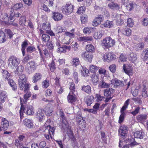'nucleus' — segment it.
Returning a JSON list of instances; mask_svg holds the SVG:
<instances>
[{
    "instance_id": "nucleus-1",
    "label": "nucleus",
    "mask_w": 148,
    "mask_h": 148,
    "mask_svg": "<svg viewBox=\"0 0 148 148\" xmlns=\"http://www.w3.org/2000/svg\"><path fill=\"white\" fill-rule=\"evenodd\" d=\"M51 123L50 121L48 120L42 128V130L45 132L44 136L47 140H49L50 137L52 138V136L54 135L55 128L51 126Z\"/></svg>"
},
{
    "instance_id": "nucleus-2",
    "label": "nucleus",
    "mask_w": 148,
    "mask_h": 148,
    "mask_svg": "<svg viewBox=\"0 0 148 148\" xmlns=\"http://www.w3.org/2000/svg\"><path fill=\"white\" fill-rule=\"evenodd\" d=\"M20 103L21 106L19 113L21 119L22 118L24 112H25L26 114L29 115H33L34 113L33 107L31 105H27L24 107L21 98H20Z\"/></svg>"
},
{
    "instance_id": "nucleus-3",
    "label": "nucleus",
    "mask_w": 148,
    "mask_h": 148,
    "mask_svg": "<svg viewBox=\"0 0 148 148\" xmlns=\"http://www.w3.org/2000/svg\"><path fill=\"white\" fill-rule=\"evenodd\" d=\"M11 13L10 14L9 18L8 17V15L7 14L4 13L1 15V16L0 17V21H1L2 22H4L5 24H7L8 23V21H9V20L10 21L11 20V21L12 22V20L13 21V19L14 20L16 19L15 17H20L21 16V14L19 13H16L13 15L14 10H11Z\"/></svg>"
},
{
    "instance_id": "nucleus-4",
    "label": "nucleus",
    "mask_w": 148,
    "mask_h": 148,
    "mask_svg": "<svg viewBox=\"0 0 148 148\" xmlns=\"http://www.w3.org/2000/svg\"><path fill=\"white\" fill-rule=\"evenodd\" d=\"M115 41L110 37H107L101 41V45L104 49H109L113 46Z\"/></svg>"
},
{
    "instance_id": "nucleus-5",
    "label": "nucleus",
    "mask_w": 148,
    "mask_h": 148,
    "mask_svg": "<svg viewBox=\"0 0 148 148\" xmlns=\"http://www.w3.org/2000/svg\"><path fill=\"white\" fill-rule=\"evenodd\" d=\"M127 127L125 125L121 126L119 130V134L122 136V138L121 140H124V142H126L128 138L127 135Z\"/></svg>"
},
{
    "instance_id": "nucleus-6",
    "label": "nucleus",
    "mask_w": 148,
    "mask_h": 148,
    "mask_svg": "<svg viewBox=\"0 0 148 148\" xmlns=\"http://www.w3.org/2000/svg\"><path fill=\"white\" fill-rule=\"evenodd\" d=\"M20 61L16 57L11 56L9 58L8 61V66L13 68L17 66L19 64Z\"/></svg>"
},
{
    "instance_id": "nucleus-7",
    "label": "nucleus",
    "mask_w": 148,
    "mask_h": 148,
    "mask_svg": "<svg viewBox=\"0 0 148 148\" xmlns=\"http://www.w3.org/2000/svg\"><path fill=\"white\" fill-rule=\"evenodd\" d=\"M73 10V5L69 2L67 3L65 6L62 7V12L63 13L68 14L71 13Z\"/></svg>"
},
{
    "instance_id": "nucleus-8",
    "label": "nucleus",
    "mask_w": 148,
    "mask_h": 148,
    "mask_svg": "<svg viewBox=\"0 0 148 148\" xmlns=\"http://www.w3.org/2000/svg\"><path fill=\"white\" fill-rule=\"evenodd\" d=\"M115 56L112 52L106 53L103 56V59L104 62H110L115 59Z\"/></svg>"
},
{
    "instance_id": "nucleus-9",
    "label": "nucleus",
    "mask_w": 148,
    "mask_h": 148,
    "mask_svg": "<svg viewBox=\"0 0 148 148\" xmlns=\"http://www.w3.org/2000/svg\"><path fill=\"white\" fill-rule=\"evenodd\" d=\"M123 70L124 72L130 76L133 74V68L132 66L129 64H124L123 66Z\"/></svg>"
},
{
    "instance_id": "nucleus-10",
    "label": "nucleus",
    "mask_w": 148,
    "mask_h": 148,
    "mask_svg": "<svg viewBox=\"0 0 148 148\" xmlns=\"http://www.w3.org/2000/svg\"><path fill=\"white\" fill-rule=\"evenodd\" d=\"M19 75V77L18 79V85L20 88L23 90L24 88V84L27 82V79L24 74H21Z\"/></svg>"
},
{
    "instance_id": "nucleus-11",
    "label": "nucleus",
    "mask_w": 148,
    "mask_h": 148,
    "mask_svg": "<svg viewBox=\"0 0 148 148\" xmlns=\"http://www.w3.org/2000/svg\"><path fill=\"white\" fill-rule=\"evenodd\" d=\"M104 20V18L102 15H98L96 16L93 20L92 25L94 26H97L100 25Z\"/></svg>"
},
{
    "instance_id": "nucleus-12",
    "label": "nucleus",
    "mask_w": 148,
    "mask_h": 148,
    "mask_svg": "<svg viewBox=\"0 0 148 148\" xmlns=\"http://www.w3.org/2000/svg\"><path fill=\"white\" fill-rule=\"evenodd\" d=\"M27 72L29 74L32 73L36 69L37 65L34 61L29 62L27 64Z\"/></svg>"
},
{
    "instance_id": "nucleus-13",
    "label": "nucleus",
    "mask_w": 148,
    "mask_h": 148,
    "mask_svg": "<svg viewBox=\"0 0 148 148\" xmlns=\"http://www.w3.org/2000/svg\"><path fill=\"white\" fill-rule=\"evenodd\" d=\"M60 116L62 118V127L65 130H67L68 129L69 125L66 122V120L64 117V113L62 111L60 110Z\"/></svg>"
},
{
    "instance_id": "nucleus-14",
    "label": "nucleus",
    "mask_w": 148,
    "mask_h": 148,
    "mask_svg": "<svg viewBox=\"0 0 148 148\" xmlns=\"http://www.w3.org/2000/svg\"><path fill=\"white\" fill-rule=\"evenodd\" d=\"M44 110L40 109L38 110L36 114L37 118L39 121L40 122H43L45 120V115L44 113Z\"/></svg>"
},
{
    "instance_id": "nucleus-15",
    "label": "nucleus",
    "mask_w": 148,
    "mask_h": 148,
    "mask_svg": "<svg viewBox=\"0 0 148 148\" xmlns=\"http://www.w3.org/2000/svg\"><path fill=\"white\" fill-rule=\"evenodd\" d=\"M129 61L132 62H134L137 59V55L131 52H128L126 54Z\"/></svg>"
},
{
    "instance_id": "nucleus-16",
    "label": "nucleus",
    "mask_w": 148,
    "mask_h": 148,
    "mask_svg": "<svg viewBox=\"0 0 148 148\" xmlns=\"http://www.w3.org/2000/svg\"><path fill=\"white\" fill-rule=\"evenodd\" d=\"M82 57L85 60L91 62L93 58V55L86 52H83L82 55Z\"/></svg>"
},
{
    "instance_id": "nucleus-17",
    "label": "nucleus",
    "mask_w": 148,
    "mask_h": 148,
    "mask_svg": "<svg viewBox=\"0 0 148 148\" xmlns=\"http://www.w3.org/2000/svg\"><path fill=\"white\" fill-rule=\"evenodd\" d=\"M44 112L47 116H50L52 115L53 111V107L49 104H48L44 109Z\"/></svg>"
},
{
    "instance_id": "nucleus-18",
    "label": "nucleus",
    "mask_w": 148,
    "mask_h": 148,
    "mask_svg": "<svg viewBox=\"0 0 148 148\" xmlns=\"http://www.w3.org/2000/svg\"><path fill=\"white\" fill-rule=\"evenodd\" d=\"M108 7L109 9L112 10H119L120 8L119 5L117 3L114 2L109 3Z\"/></svg>"
},
{
    "instance_id": "nucleus-19",
    "label": "nucleus",
    "mask_w": 148,
    "mask_h": 148,
    "mask_svg": "<svg viewBox=\"0 0 148 148\" xmlns=\"http://www.w3.org/2000/svg\"><path fill=\"white\" fill-rule=\"evenodd\" d=\"M52 18L56 21H59L62 19L63 17L62 14L58 12L53 13Z\"/></svg>"
},
{
    "instance_id": "nucleus-20",
    "label": "nucleus",
    "mask_w": 148,
    "mask_h": 148,
    "mask_svg": "<svg viewBox=\"0 0 148 148\" xmlns=\"http://www.w3.org/2000/svg\"><path fill=\"white\" fill-rule=\"evenodd\" d=\"M40 33L42 34L41 38L42 41L44 42H46L49 40L50 37L47 34L44 33V31L41 30H40Z\"/></svg>"
},
{
    "instance_id": "nucleus-21",
    "label": "nucleus",
    "mask_w": 148,
    "mask_h": 148,
    "mask_svg": "<svg viewBox=\"0 0 148 148\" xmlns=\"http://www.w3.org/2000/svg\"><path fill=\"white\" fill-rule=\"evenodd\" d=\"M8 95L5 91L0 90V103H4L7 99Z\"/></svg>"
},
{
    "instance_id": "nucleus-22",
    "label": "nucleus",
    "mask_w": 148,
    "mask_h": 148,
    "mask_svg": "<svg viewBox=\"0 0 148 148\" xmlns=\"http://www.w3.org/2000/svg\"><path fill=\"white\" fill-rule=\"evenodd\" d=\"M23 123L24 125L29 128H32L34 126L33 121L31 119H26L23 120Z\"/></svg>"
},
{
    "instance_id": "nucleus-23",
    "label": "nucleus",
    "mask_w": 148,
    "mask_h": 148,
    "mask_svg": "<svg viewBox=\"0 0 148 148\" xmlns=\"http://www.w3.org/2000/svg\"><path fill=\"white\" fill-rule=\"evenodd\" d=\"M145 135V133L142 131H136L134 133V136L135 138L140 139L143 138Z\"/></svg>"
},
{
    "instance_id": "nucleus-24",
    "label": "nucleus",
    "mask_w": 148,
    "mask_h": 148,
    "mask_svg": "<svg viewBox=\"0 0 148 148\" xmlns=\"http://www.w3.org/2000/svg\"><path fill=\"white\" fill-rule=\"evenodd\" d=\"M119 33H122L127 36H130L131 34V30L128 28L125 27L123 29H119L118 30Z\"/></svg>"
},
{
    "instance_id": "nucleus-25",
    "label": "nucleus",
    "mask_w": 148,
    "mask_h": 148,
    "mask_svg": "<svg viewBox=\"0 0 148 148\" xmlns=\"http://www.w3.org/2000/svg\"><path fill=\"white\" fill-rule=\"evenodd\" d=\"M114 25V24L112 21L107 20L100 25L101 27L102 28H110Z\"/></svg>"
},
{
    "instance_id": "nucleus-26",
    "label": "nucleus",
    "mask_w": 148,
    "mask_h": 148,
    "mask_svg": "<svg viewBox=\"0 0 148 148\" xmlns=\"http://www.w3.org/2000/svg\"><path fill=\"white\" fill-rule=\"evenodd\" d=\"M111 84L114 87L122 85L123 82L116 78L113 79L110 81Z\"/></svg>"
},
{
    "instance_id": "nucleus-27",
    "label": "nucleus",
    "mask_w": 148,
    "mask_h": 148,
    "mask_svg": "<svg viewBox=\"0 0 148 148\" xmlns=\"http://www.w3.org/2000/svg\"><path fill=\"white\" fill-rule=\"evenodd\" d=\"M77 40L80 42H87L92 41L93 38L91 36H85L78 37L77 38Z\"/></svg>"
},
{
    "instance_id": "nucleus-28",
    "label": "nucleus",
    "mask_w": 148,
    "mask_h": 148,
    "mask_svg": "<svg viewBox=\"0 0 148 148\" xmlns=\"http://www.w3.org/2000/svg\"><path fill=\"white\" fill-rule=\"evenodd\" d=\"M42 77V75L40 73H35L32 77V81L34 83H36L38 81L40 80Z\"/></svg>"
},
{
    "instance_id": "nucleus-29",
    "label": "nucleus",
    "mask_w": 148,
    "mask_h": 148,
    "mask_svg": "<svg viewBox=\"0 0 148 148\" xmlns=\"http://www.w3.org/2000/svg\"><path fill=\"white\" fill-rule=\"evenodd\" d=\"M67 99L69 103H72L76 101V98L74 93L70 92L67 96Z\"/></svg>"
},
{
    "instance_id": "nucleus-30",
    "label": "nucleus",
    "mask_w": 148,
    "mask_h": 148,
    "mask_svg": "<svg viewBox=\"0 0 148 148\" xmlns=\"http://www.w3.org/2000/svg\"><path fill=\"white\" fill-rule=\"evenodd\" d=\"M71 63L73 66L76 67L80 64V61L79 58L75 57L72 59Z\"/></svg>"
},
{
    "instance_id": "nucleus-31",
    "label": "nucleus",
    "mask_w": 148,
    "mask_h": 148,
    "mask_svg": "<svg viewBox=\"0 0 148 148\" xmlns=\"http://www.w3.org/2000/svg\"><path fill=\"white\" fill-rule=\"evenodd\" d=\"M1 125L4 130H6L8 128L9 123L6 118H3L1 119Z\"/></svg>"
},
{
    "instance_id": "nucleus-32",
    "label": "nucleus",
    "mask_w": 148,
    "mask_h": 148,
    "mask_svg": "<svg viewBox=\"0 0 148 148\" xmlns=\"http://www.w3.org/2000/svg\"><path fill=\"white\" fill-rule=\"evenodd\" d=\"M80 72L81 75L83 77H86L88 75L89 70L84 66H82Z\"/></svg>"
},
{
    "instance_id": "nucleus-33",
    "label": "nucleus",
    "mask_w": 148,
    "mask_h": 148,
    "mask_svg": "<svg viewBox=\"0 0 148 148\" xmlns=\"http://www.w3.org/2000/svg\"><path fill=\"white\" fill-rule=\"evenodd\" d=\"M86 49L87 52L90 53H93L96 50L95 47L91 44L87 45L86 47Z\"/></svg>"
},
{
    "instance_id": "nucleus-34",
    "label": "nucleus",
    "mask_w": 148,
    "mask_h": 148,
    "mask_svg": "<svg viewBox=\"0 0 148 148\" xmlns=\"http://www.w3.org/2000/svg\"><path fill=\"white\" fill-rule=\"evenodd\" d=\"M136 119L138 122L143 123L145 122V120L147 119V115H139L137 116Z\"/></svg>"
},
{
    "instance_id": "nucleus-35",
    "label": "nucleus",
    "mask_w": 148,
    "mask_h": 148,
    "mask_svg": "<svg viewBox=\"0 0 148 148\" xmlns=\"http://www.w3.org/2000/svg\"><path fill=\"white\" fill-rule=\"evenodd\" d=\"M77 123L79 125H82V128H83L85 127L86 122L83 119L82 117L81 116H79L78 117H77Z\"/></svg>"
},
{
    "instance_id": "nucleus-36",
    "label": "nucleus",
    "mask_w": 148,
    "mask_h": 148,
    "mask_svg": "<svg viewBox=\"0 0 148 148\" xmlns=\"http://www.w3.org/2000/svg\"><path fill=\"white\" fill-rule=\"evenodd\" d=\"M65 34L67 37H69V38H74L75 36V29H72L70 32H65Z\"/></svg>"
},
{
    "instance_id": "nucleus-37",
    "label": "nucleus",
    "mask_w": 148,
    "mask_h": 148,
    "mask_svg": "<svg viewBox=\"0 0 148 148\" xmlns=\"http://www.w3.org/2000/svg\"><path fill=\"white\" fill-rule=\"evenodd\" d=\"M7 40V38L5 33L1 30H0V43L4 42Z\"/></svg>"
},
{
    "instance_id": "nucleus-38",
    "label": "nucleus",
    "mask_w": 148,
    "mask_h": 148,
    "mask_svg": "<svg viewBox=\"0 0 148 148\" xmlns=\"http://www.w3.org/2000/svg\"><path fill=\"white\" fill-rule=\"evenodd\" d=\"M93 83L94 84H97L99 81V75L98 74H93L91 76Z\"/></svg>"
},
{
    "instance_id": "nucleus-39",
    "label": "nucleus",
    "mask_w": 148,
    "mask_h": 148,
    "mask_svg": "<svg viewBox=\"0 0 148 148\" xmlns=\"http://www.w3.org/2000/svg\"><path fill=\"white\" fill-rule=\"evenodd\" d=\"M102 31L99 30L95 32L94 33L93 37L95 39H99L102 37Z\"/></svg>"
},
{
    "instance_id": "nucleus-40",
    "label": "nucleus",
    "mask_w": 148,
    "mask_h": 148,
    "mask_svg": "<svg viewBox=\"0 0 148 148\" xmlns=\"http://www.w3.org/2000/svg\"><path fill=\"white\" fill-rule=\"evenodd\" d=\"M99 68V67L93 65H90L88 67L90 71L93 73H95Z\"/></svg>"
},
{
    "instance_id": "nucleus-41",
    "label": "nucleus",
    "mask_w": 148,
    "mask_h": 148,
    "mask_svg": "<svg viewBox=\"0 0 148 148\" xmlns=\"http://www.w3.org/2000/svg\"><path fill=\"white\" fill-rule=\"evenodd\" d=\"M124 140H120L119 146L120 148H129V145H128L124 144L125 143H128V141L126 140V142H124Z\"/></svg>"
},
{
    "instance_id": "nucleus-42",
    "label": "nucleus",
    "mask_w": 148,
    "mask_h": 148,
    "mask_svg": "<svg viewBox=\"0 0 148 148\" xmlns=\"http://www.w3.org/2000/svg\"><path fill=\"white\" fill-rule=\"evenodd\" d=\"M42 28L47 32L49 30H51V25L49 22H47L46 23H44L42 25Z\"/></svg>"
},
{
    "instance_id": "nucleus-43",
    "label": "nucleus",
    "mask_w": 148,
    "mask_h": 148,
    "mask_svg": "<svg viewBox=\"0 0 148 148\" xmlns=\"http://www.w3.org/2000/svg\"><path fill=\"white\" fill-rule=\"evenodd\" d=\"M98 86L99 87L101 88H108L110 87V84L101 81L99 82Z\"/></svg>"
},
{
    "instance_id": "nucleus-44",
    "label": "nucleus",
    "mask_w": 148,
    "mask_h": 148,
    "mask_svg": "<svg viewBox=\"0 0 148 148\" xmlns=\"http://www.w3.org/2000/svg\"><path fill=\"white\" fill-rule=\"evenodd\" d=\"M3 78L5 79L9 80L10 79V75L8 71L5 70H3L2 71Z\"/></svg>"
},
{
    "instance_id": "nucleus-45",
    "label": "nucleus",
    "mask_w": 148,
    "mask_h": 148,
    "mask_svg": "<svg viewBox=\"0 0 148 148\" xmlns=\"http://www.w3.org/2000/svg\"><path fill=\"white\" fill-rule=\"evenodd\" d=\"M82 90L88 94L90 93L91 92V87L89 85L83 86Z\"/></svg>"
},
{
    "instance_id": "nucleus-46",
    "label": "nucleus",
    "mask_w": 148,
    "mask_h": 148,
    "mask_svg": "<svg viewBox=\"0 0 148 148\" xmlns=\"http://www.w3.org/2000/svg\"><path fill=\"white\" fill-rule=\"evenodd\" d=\"M31 93L30 92H27L25 95H24V99H21L23 103V104L24 103H25L27 101V99L31 96Z\"/></svg>"
},
{
    "instance_id": "nucleus-47",
    "label": "nucleus",
    "mask_w": 148,
    "mask_h": 148,
    "mask_svg": "<svg viewBox=\"0 0 148 148\" xmlns=\"http://www.w3.org/2000/svg\"><path fill=\"white\" fill-rule=\"evenodd\" d=\"M94 98L93 96H88L87 97L86 102L88 106H90L91 105L93 101Z\"/></svg>"
},
{
    "instance_id": "nucleus-48",
    "label": "nucleus",
    "mask_w": 148,
    "mask_h": 148,
    "mask_svg": "<svg viewBox=\"0 0 148 148\" xmlns=\"http://www.w3.org/2000/svg\"><path fill=\"white\" fill-rule=\"evenodd\" d=\"M23 67L22 65H19L18 66L15 71V73L18 75H20L22 74V73L23 72Z\"/></svg>"
},
{
    "instance_id": "nucleus-49",
    "label": "nucleus",
    "mask_w": 148,
    "mask_h": 148,
    "mask_svg": "<svg viewBox=\"0 0 148 148\" xmlns=\"http://www.w3.org/2000/svg\"><path fill=\"white\" fill-rule=\"evenodd\" d=\"M122 16V15L120 14L117 15L116 18L117 19L116 20V24L117 25H121L123 23V20L121 19L122 18H123L121 16Z\"/></svg>"
},
{
    "instance_id": "nucleus-50",
    "label": "nucleus",
    "mask_w": 148,
    "mask_h": 148,
    "mask_svg": "<svg viewBox=\"0 0 148 148\" xmlns=\"http://www.w3.org/2000/svg\"><path fill=\"white\" fill-rule=\"evenodd\" d=\"M8 83L11 86L12 88V89L15 90L17 88V86L15 83L12 79H10L9 80Z\"/></svg>"
},
{
    "instance_id": "nucleus-51",
    "label": "nucleus",
    "mask_w": 148,
    "mask_h": 148,
    "mask_svg": "<svg viewBox=\"0 0 148 148\" xmlns=\"http://www.w3.org/2000/svg\"><path fill=\"white\" fill-rule=\"evenodd\" d=\"M114 91V89L112 88H109V90H105L104 91V95L106 96H108L110 95L111 93L113 92Z\"/></svg>"
},
{
    "instance_id": "nucleus-52",
    "label": "nucleus",
    "mask_w": 148,
    "mask_h": 148,
    "mask_svg": "<svg viewBox=\"0 0 148 148\" xmlns=\"http://www.w3.org/2000/svg\"><path fill=\"white\" fill-rule=\"evenodd\" d=\"M142 56L143 57L144 60H148V49H145L143 51Z\"/></svg>"
},
{
    "instance_id": "nucleus-53",
    "label": "nucleus",
    "mask_w": 148,
    "mask_h": 148,
    "mask_svg": "<svg viewBox=\"0 0 148 148\" xmlns=\"http://www.w3.org/2000/svg\"><path fill=\"white\" fill-rule=\"evenodd\" d=\"M94 29V28L91 27H85L83 29L84 33L85 34H89Z\"/></svg>"
},
{
    "instance_id": "nucleus-54",
    "label": "nucleus",
    "mask_w": 148,
    "mask_h": 148,
    "mask_svg": "<svg viewBox=\"0 0 148 148\" xmlns=\"http://www.w3.org/2000/svg\"><path fill=\"white\" fill-rule=\"evenodd\" d=\"M23 7V4L21 3H17L14 5L12 7V9H13V10H17L20 9L21 8H22Z\"/></svg>"
},
{
    "instance_id": "nucleus-55",
    "label": "nucleus",
    "mask_w": 148,
    "mask_h": 148,
    "mask_svg": "<svg viewBox=\"0 0 148 148\" xmlns=\"http://www.w3.org/2000/svg\"><path fill=\"white\" fill-rule=\"evenodd\" d=\"M81 22L82 23H86L88 21V16L87 15L84 14L80 17Z\"/></svg>"
},
{
    "instance_id": "nucleus-56",
    "label": "nucleus",
    "mask_w": 148,
    "mask_h": 148,
    "mask_svg": "<svg viewBox=\"0 0 148 148\" xmlns=\"http://www.w3.org/2000/svg\"><path fill=\"white\" fill-rule=\"evenodd\" d=\"M27 45V43L26 41L23 42L22 45L21 51L22 54L23 56L25 55V50L26 47Z\"/></svg>"
},
{
    "instance_id": "nucleus-57",
    "label": "nucleus",
    "mask_w": 148,
    "mask_h": 148,
    "mask_svg": "<svg viewBox=\"0 0 148 148\" xmlns=\"http://www.w3.org/2000/svg\"><path fill=\"white\" fill-rule=\"evenodd\" d=\"M99 74L101 75H103L105 76L107 72V71L103 67H101L99 68Z\"/></svg>"
},
{
    "instance_id": "nucleus-58",
    "label": "nucleus",
    "mask_w": 148,
    "mask_h": 148,
    "mask_svg": "<svg viewBox=\"0 0 148 148\" xmlns=\"http://www.w3.org/2000/svg\"><path fill=\"white\" fill-rule=\"evenodd\" d=\"M26 22V18L25 16H22L19 19V23L22 26L25 25Z\"/></svg>"
},
{
    "instance_id": "nucleus-59",
    "label": "nucleus",
    "mask_w": 148,
    "mask_h": 148,
    "mask_svg": "<svg viewBox=\"0 0 148 148\" xmlns=\"http://www.w3.org/2000/svg\"><path fill=\"white\" fill-rule=\"evenodd\" d=\"M54 61H53L51 62L49 65L50 70L52 72H53L56 69V66L55 65Z\"/></svg>"
},
{
    "instance_id": "nucleus-60",
    "label": "nucleus",
    "mask_w": 148,
    "mask_h": 148,
    "mask_svg": "<svg viewBox=\"0 0 148 148\" xmlns=\"http://www.w3.org/2000/svg\"><path fill=\"white\" fill-rule=\"evenodd\" d=\"M134 6V4L132 3H129L126 4V7L127 10L129 11H131L132 10Z\"/></svg>"
},
{
    "instance_id": "nucleus-61",
    "label": "nucleus",
    "mask_w": 148,
    "mask_h": 148,
    "mask_svg": "<svg viewBox=\"0 0 148 148\" xmlns=\"http://www.w3.org/2000/svg\"><path fill=\"white\" fill-rule=\"evenodd\" d=\"M49 83L48 80L46 79L43 81L42 83V87L43 88H47L49 86Z\"/></svg>"
},
{
    "instance_id": "nucleus-62",
    "label": "nucleus",
    "mask_w": 148,
    "mask_h": 148,
    "mask_svg": "<svg viewBox=\"0 0 148 148\" xmlns=\"http://www.w3.org/2000/svg\"><path fill=\"white\" fill-rule=\"evenodd\" d=\"M85 8L84 6H82L78 8L77 12L79 14H83L85 12Z\"/></svg>"
},
{
    "instance_id": "nucleus-63",
    "label": "nucleus",
    "mask_w": 148,
    "mask_h": 148,
    "mask_svg": "<svg viewBox=\"0 0 148 148\" xmlns=\"http://www.w3.org/2000/svg\"><path fill=\"white\" fill-rule=\"evenodd\" d=\"M62 41L63 43L66 45H69L70 42V38H68L66 36H65L64 38L62 39Z\"/></svg>"
},
{
    "instance_id": "nucleus-64",
    "label": "nucleus",
    "mask_w": 148,
    "mask_h": 148,
    "mask_svg": "<svg viewBox=\"0 0 148 148\" xmlns=\"http://www.w3.org/2000/svg\"><path fill=\"white\" fill-rule=\"evenodd\" d=\"M57 52L59 53H65L66 52V48L64 46L59 47L57 49Z\"/></svg>"
}]
</instances>
